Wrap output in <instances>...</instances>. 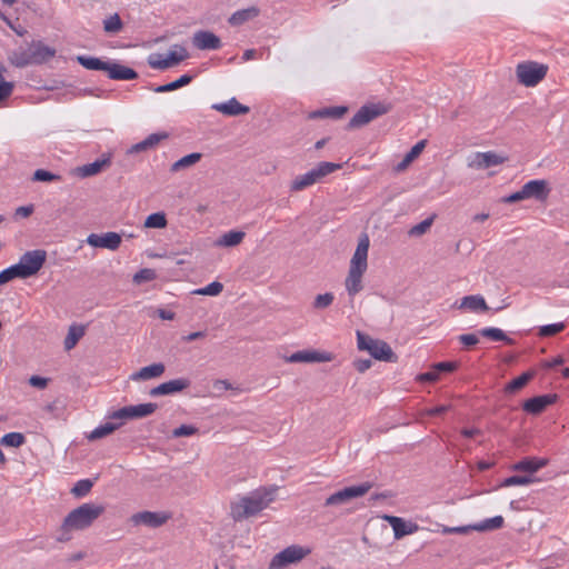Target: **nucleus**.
I'll return each instance as SVG.
<instances>
[{"label":"nucleus","mask_w":569,"mask_h":569,"mask_svg":"<svg viewBox=\"0 0 569 569\" xmlns=\"http://www.w3.org/2000/svg\"><path fill=\"white\" fill-rule=\"evenodd\" d=\"M274 499V489H263L242 497L238 502L232 503L231 515L236 521L256 516Z\"/></svg>","instance_id":"obj_1"},{"label":"nucleus","mask_w":569,"mask_h":569,"mask_svg":"<svg viewBox=\"0 0 569 569\" xmlns=\"http://www.w3.org/2000/svg\"><path fill=\"white\" fill-rule=\"evenodd\" d=\"M103 512L104 507L101 505L83 503L67 515L62 522V530H83L90 527Z\"/></svg>","instance_id":"obj_2"},{"label":"nucleus","mask_w":569,"mask_h":569,"mask_svg":"<svg viewBox=\"0 0 569 569\" xmlns=\"http://www.w3.org/2000/svg\"><path fill=\"white\" fill-rule=\"evenodd\" d=\"M357 345L359 350L368 351L376 360L396 362L398 359L386 341L373 339L361 331H357Z\"/></svg>","instance_id":"obj_3"},{"label":"nucleus","mask_w":569,"mask_h":569,"mask_svg":"<svg viewBox=\"0 0 569 569\" xmlns=\"http://www.w3.org/2000/svg\"><path fill=\"white\" fill-rule=\"evenodd\" d=\"M390 110V107L382 103H367L362 106L355 116L350 119V121L347 124L348 130H353L361 128L368 123H370L372 120L377 119L378 117H381Z\"/></svg>","instance_id":"obj_4"},{"label":"nucleus","mask_w":569,"mask_h":569,"mask_svg":"<svg viewBox=\"0 0 569 569\" xmlns=\"http://www.w3.org/2000/svg\"><path fill=\"white\" fill-rule=\"evenodd\" d=\"M548 67L538 62H521L516 68L518 81L526 87H535L547 74Z\"/></svg>","instance_id":"obj_5"},{"label":"nucleus","mask_w":569,"mask_h":569,"mask_svg":"<svg viewBox=\"0 0 569 569\" xmlns=\"http://www.w3.org/2000/svg\"><path fill=\"white\" fill-rule=\"evenodd\" d=\"M309 553L310 549L298 545L289 546L271 559L269 569H284L287 566L302 560Z\"/></svg>","instance_id":"obj_6"},{"label":"nucleus","mask_w":569,"mask_h":569,"mask_svg":"<svg viewBox=\"0 0 569 569\" xmlns=\"http://www.w3.org/2000/svg\"><path fill=\"white\" fill-rule=\"evenodd\" d=\"M47 261V251L43 249H36L26 251L18 262L24 277L31 278L36 276L44 266Z\"/></svg>","instance_id":"obj_7"},{"label":"nucleus","mask_w":569,"mask_h":569,"mask_svg":"<svg viewBox=\"0 0 569 569\" xmlns=\"http://www.w3.org/2000/svg\"><path fill=\"white\" fill-rule=\"evenodd\" d=\"M372 485L370 482H363L357 486L346 487L332 495H330L326 501L325 506H339L349 502L352 499L365 496L370 489Z\"/></svg>","instance_id":"obj_8"},{"label":"nucleus","mask_w":569,"mask_h":569,"mask_svg":"<svg viewBox=\"0 0 569 569\" xmlns=\"http://www.w3.org/2000/svg\"><path fill=\"white\" fill-rule=\"evenodd\" d=\"M158 408L157 403H139L122 407L110 415L111 419H140L152 415Z\"/></svg>","instance_id":"obj_9"},{"label":"nucleus","mask_w":569,"mask_h":569,"mask_svg":"<svg viewBox=\"0 0 569 569\" xmlns=\"http://www.w3.org/2000/svg\"><path fill=\"white\" fill-rule=\"evenodd\" d=\"M171 518L169 512L140 511L131 516L130 520L134 526L143 525L149 528H159Z\"/></svg>","instance_id":"obj_10"},{"label":"nucleus","mask_w":569,"mask_h":569,"mask_svg":"<svg viewBox=\"0 0 569 569\" xmlns=\"http://www.w3.org/2000/svg\"><path fill=\"white\" fill-rule=\"evenodd\" d=\"M526 199H535L538 202H545L551 192L549 182L543 179H536L526 182L522 186Z\"/></svg>","instance_id":"obj_11"},{"label":"nucleus","mask_w":569,"mask_h":569,"mask_svg":"<svg viewBox=\"0 0 569 569\" xmlns=\"http://www.w3.org/2000/svg\"><path fill=\"white\" fill-rule=\"evenodd\" d=\"M86 241L93 248H103L113 251L120 247L122 239L119 233L109 231L101 234L90 233Z\"/></svg>","instance_id":"obj_12"},{"label":"nucleus","mask_w":569,"mask_h":569,"mask_svg":"<svg viewBox=\"0 0 569 569\" xmlns=\"http://www.w3.org/2000/svg\"><path fill=\"white\" fill-rule=\"evenodd\" d=\"M557 399L558 396L556 393L536 396L527 399L522 405V409L528 413L539 415L545 411L548 406L553 405Z\"/></svg>","instance_id":"obj_13"},{"label":"nucleus","mask_w":569,"mask_h":569,"mask_svg":"<svg viewBox=\"0 0 569 569\" xmlns=\"http://www.w3.org/2000/svg\"><path fill=\"white\" fill-rule=\"evenodd\" d=\"M192 44L199 50H219L222 42L218 36L211 31L199 30L193 33Z\"/></svg>","instance_id":"obj_14"},{"label":"nucleus","mask_w":569,"mask_h":569,"mask_svg":"<svg viewBox=\"0 0 569 569\" xmlns=\"http://www.w3.org/2000/svg\"><path fill=\"white\" fill-rule=\"evenodd\" d=\"M368 250H369V238L367 234H362L359 238L358 246L350 261V268L352 270H361L366 272L368 267Z\"/></svg>","instance_id":"obj_15"},{"label":"nucleus","mask_w":569,"mask_h":569,"mask_svg":"<svg viewBox=\"0 0 569 569\" xmlns=\"http://www.w3.org/2000/svg\"><path fill=\"white\" fill-rule=\"evenodd\" d=\"M383 519L392 527L396 539H401L405 536L412 535L418 531L419 526L411 521H406L403 518L397 516H383Z\"/></svg>","instance_id":"obj_16"},{"label":"nucleus","mask_w":569,"mask_h":569,"mask_svg":"<svg viewBox=\"0 0 569 569\" xmlns=\"http://www.w3.org/2000/svg\"><path fill=\"white\" fill-rule=\"evenodd\" d=\"M104 72H107L108 78L111 80H134L139 77L134 69L110 60L107 61Z\"/></svg>","instance_id":"obj_17"},{"label":"nucleus","mask_w":569,"mask_h":569,"mask_svg":"<svg viewBox=\"0 0 569 569\" xmlns=\"http://www.w3.org/2000/svg\"><path fill=\"white\" fill-rule=\"evenodd\" d=\"M189 386H190V380L187 378L173 379V380L160 383L159 386L152 388L150 390V396L158 397V396L173 395L177 392H181L182 390L187 389Z\"/></svg>","instance_id":"obj_18"},{"label":"nucleus","mask_w":569,"mask_h":569,"mask_svg":"<svg viewBox=\"0 0 569 569\" xmlns=\"http://www.w3.org/2000/svg\"><path fill=\"white\" fill-rule=\"evenodd\" d=\"M33 64H42L56 56V49L44 44L42 41H32L29 44Z\"/></svg>","instance_id":"obj_19"},{"label":"nucleus","mask_w":569,"mask_h":569,"mask_svg":"<svg viewBox=\"0 0 569 569\" xmlns=\"http://www.w3.org/2000/svg\"><path fill=\"white\" fill-rule=\"evenodd\" d=\"M548 463L549 459L547 458L525 457L523 459L513 463L511 466V470L527 472L529 473L528 476H531L538 470L545 468Z\"/></svg>","instance_id":"obj_20"},{"label":"nucleus","mask_w":569,"mask_h":569,"mask_svg":"<svg viewBox=\"0 0 569 569\" xmlns=\"http://www.w3.org/2000/svg\"><path fill=\"white\" fill-rule=\"evenodd\" d=\"M111 164V156L103 154L101 159H97L91 163L83 164L76 169L77 176L81 178L91 177L101 172L104 168Z\"/></svg>","instance_id":"obj_21"},{"label":"nucleus","mask_w":569,"mask_h":569,"mask_svg":"<svg viewBox=\"0 0 569 569\" xmlns=\"http://www.w3.org/2000/svg\"><path fill=\"white\" fill-rule=\"evenodd\" d=\"M212 109L226 116H241L250 111L249 107L241 104L236 98H231L227 102L216 103Z\"/></svg>","instance_id":"obj_22"},{"label":"nucleus","mask_w":569,"mask_h":569,"mask_svg":"<svg viewBox=\"0 0 569 569\" xmlns=\"http://www.w3.org/2000/svg\"><path fill=\"white\" fill-rule=\"evenodd\" d=\"M168 138L167 132H156L149 134L146 139L142 141L133 144L129 150L128 153H138L142 151H147L150 149L156 148L162 140Z\"/></svg>","instance_id":"obj_23"},{"label":"nucleus","mask_w":569,"mask_h":569,"mask_svg":"<svg viewBox=\"0 0 569 569\" xmlns=\"http://www.w3.org/2000/svg\"><path fill=\"white\" fill-rule=\"evenodd\" d=\"M166 370V367L162 362L152 363L150 366L143 367L140 370L133 372L130 376V379L133 381L140 380H149L153 378L160 377Z\"/></svg>","instance_id":"obj_24"},{"label":"nucleus","mask_w":569,"mask_h":569,"mask_svg":"<svg viewBox=\"0 0 569 569\" xmlns=\"http://www.w3.org/2000/svg\"><path fill=\"white\" fill-rule=\"evenodd\" d=\"M363 273L365 272L361 270L349 269L345 284H346V290L350 297L356 296L363 289V286H362Z\"/></svg>","instance_id":"obj_25"},{"label":"nucleus","mask_w":569,"mask_h":569,"mask_svg":"<svg viewBox=\"0 0 569 569\" xmlns=\"http://www.w3.org/2000/svg\"><path fill=\"white\" fill-rule=\"evenodd\" d=\"M340 168L341 164L339 163L322 161L318 163L317 167L309 170L308 173L311 176L312 183L315 184L326 176L339 170Z\"/></svg>","instance_id":"obj_26"},{"label":"nucleus","mask_w":569,"mask_h":569,"mask_svg":"<svg viewBox=\"0 0 569 569\" xmlns=\"http://www.w3.org/2000/svg\"><path fill=\"white\" fill-rule=\"evenodd\" d=\"M259 12H260V10L257 7H249L246 9H241V10L233 12L230 16V18L228 19V22L233 27H238V26H241L244 22L258 17Z\"/></svg>","instance_id":"obj_27"},{"label":"nucleus","mask_w":569,"mask_h":569,"mask_svg":"<svg viewBox=\"0 0 569 569\" xmlns=\"http://www.w3.org/2000/svg\"><path fill=\"white\" fill-rule=\"evenodd\" d=\"M460 309H469L473 312L488 311L489 307L480 295L466 296L461 299Z\"/></svg>","instance_id":"obj_28"},{"label":"nucleus","mask_w":569,"mask_h":569,"mask_svg":"<svg viewBox=\"0 0 569 569\" xmlns=\"http://www.w3.org/2000/svg\"><path fill=\"white\" fill-rule=\"evenodd\" d=\"M348 111V108L345 106H337V107H327L321 108L318 110L312 111L309 114L310 119H325V118H332V119H340L343 117Z\"/></svg>","instance_id":"obj_29"},{"label":"nucleus","mask_w":569,"mask_h":569,"mask_svg":"<svg viewBox=\"0 0 569 569\" xmlns=\"http://www.w3.org/2000/svg\"><path fill=\"white\" fill-rule=\"evenodd\" d=\"M326 360H329V358L325 357L322 353H319L317 351H308V350L297 351L288 358V361L292 362V363L316 362V361L320 362V361H326Z\"/></svg>","instance_id":"obj_30"},{"label":"nucleus","mask_w":569,"mask_h":569,"mask_svg":"<svg viewBox=\"0 0 569 569\" xmlns=\"http://www.w3.org/2000/svg\"><path fill=\"white\" fill-rule=\"evenodd\" d=\"M533 377H535L533 371H526V372L521 373L519 377L512 379L505 386V388H503L505 393L512 395V393L518 392L519 390L525 388Z\"/></svg>","instance_id":"obj_31"},{"label":"nucleus","mask_w":569,"mask_h":569,"mask_svg":"<svg viewBox=\"0 0 569 569\" xmlns=\"http://www.w3.org/2000/svg\"><path fill=\"white\" fill-rule=\"evenodd\" d=\"M246 233L239 230H230L223 233L217 241L216 246L218 247H236L242 242Z\"/></svg>","instance_id":"obj_32"},{"label":"nucleus","mask_w":569,"mask_h":569,"mask_svg":"<svg viewBox=\"0 0 569 569\" xmlns=\"http://www.w3.org/2000/svg\"><path fill=\"white\" fill-rule=\"evenodd\" d=\"M427 140H420L418 141L410 151L405 156V158L397 164L396 169L397 171L405 170L409 163H411L416 158L419 157V154L423 151L426 148Z\"/></svg>","instance_id":"obj_33"},{"label":"nucleus","mask_w":569,"mask_h":569,"mask_svg":"<svg viewBox=\"0 0 569 569\" xmlns=\"http://www.w3.org/2000/svg\"><path fill=\"white\" fill-rule=\"evenodd\" d=\"M76 60L87 70L104 71L107 67V61L92 56H77Z\"/></svg>","instance_id":"obj_34"},{"label":"nucleus","mask_w":569,"mask_h":569,"mask_svg":"<svg viewBox=\"0 0 569 569\" xmlns=\"http://www.w3.org/2000/svg\"><path fill=\"white\" fill-rule=\"evenodd\" d=\"M201 158H202V153H200V152L189 153V154L180 158L174 163H172L170 170L172 172H177V171H180L182 169H187L189 167H192L197 162H199L201 160Z\"/></svg>","instance_id":"obj_35"},{"label":"nucleus","mask_w":569,"mask_h":569,"mask_svg":"<svg viewBox=\"0 0 569 569\" xmlns=\"http://www.w3.org/2000/svg\"><path fill=\"white\" fill-rule=\"evenodd\" d=\"M18 263L12 264L0 271V286L6 284L14 279H27Z\"/></svg>","instance_id":"obj_36"},{"label":"nucleus","mask_w":569,"mask_h":569,"mask_svg":"<svg viewBox=\"0 0 569 569\" xmlns=\"http://www.w3.org/2000/svg\"><path fill=\"white\" fill-rule=\"evenodd\" d=\"M121 423H113V422H106L100 426H98L96 429H93L89 436L88 439L90 441H94L101 438H104L109 435H111L114 430H117Z\"/></svg>","instance_id":"obj_37"},{"label":"nucleus","mask_w":569,"mask_h":569,"mask_svg":"<svg viewBox=\"0 0 569 569\" xmlns=\"http://www.w3.org/2000/svg\"><path fill=\"white\" fill-rule=\"evenodd\" d=\"M479 335L485 338L491 339L493 341H503L507 345H513V342H515L513 339L509 338L499 328H493V327L483 328V329L479 330Z\"/></svg>","instance_id":"obj_38"},{"label":"nucleus","mask_w":569,"mask_h":569,"mask_svg":"<svg viewBox=\"0 0 569 569\" xmlns=\"http://www.w3.org/2000/svg\"><path fill=\"white\" fill-rule=\"evenodd\" d=\"M503 522L505 520L501 516H495L492 518L485 519L479 523L472 525V530L480 532L496 530L500 529L503 526Z\"/></svg>","instance_id":"obj_39"},{"label":"nucleus","mask_w":569,"mask_h":569,"mask_svg":"<svg viewBox=\"0 0 569 569\" xmlns=\"http://www.w3.org/2000/svg\"><path fill=\"white\" fill-rule=\"evenodd\" d=\"M192 79H193L192 76L186 73V74H182L180 78H178L177 80H174L172 82H169V83H166V84L157 87L154 89V91L158 92V93L173 91V90H177V89H179L181 87H184V86L189 84L192 81Z\"/></svg>","instance_id":"obj_40"},{"label":"nucleus","mask_w":569,"mask_h":569,"mask_svg":"<svg viewBox=\"0 0 569 569\" xmlns=\"http://www.w3.org/2000/svg\"><path fill=\"white\" fill-rule=\"evenodd\" d=\"M168 224L166 213L162 211L153 212L149 214L144 220V228L149 229H162Z\"/></svg>","instance_id":"obj_41"},{"label":"nucleus","mask_w":569,"mask_h":569,"mask_svg":"<svg viewBox=\"0 0 569 569\" xmlns=\"http://www.w3.org/2000/svg\"><path fill=\"white\" fill-rule=\"evenodd\" d=\"M123 28V23L118 13H113L103 20V30L109 34H117Z\"/></svg>","instance_id":"obj_42"},{"label":"nucleus","mask_w":569,"mask_h":569,"mask_svg":"<svg viewBox=\"0 0 569 569\" xmlns=\"http://www.w3.org/2000/svg\"><path fill=\"white\" fill-rule=\"evenodd\" d=\"M83 335H84L83 327L71 326L69 328L68 335L63 342L64 349L71 350L77 345V342L82 338Z\"/></svg>","instance_id":"obj_43"},{"label":"nucleus","mask_w":569,"mask_h":569,"mask_svg":"<svg viewBox=\"0 0 569 569\" xmlns=\"http://www.w3.org/2000/svg\"><path fill=\"white\" fill-rule=\"evenodd\" d=\"M94 481L91 479H81L74 483L71 493L77 498L86 497L92 489Z\"/></svg>","instance_id":"obj_44"},{"label":"nucleus","mask_w":569,"mask_h":569,"mask_svg":"<svg viewBox=\"0 0 569 569\" xmlns=\"http://www.w3.org/2000/svg\"><path fill=\"white\" fill-rule=\"evenodd\" d=\"M189 57L187 49L182 46L176 44L173 50H170L167 59L170 63V67L179 64L181 61L186 60Z\"/></svg>","instance_id":"obj_45"},{"label":"nucleus","mask_w":569,"mask_h":569,"mask_svg":"<svg viewBox=\"0 0 569 569\" xmlns=\"http://www.w3.org/2000/svg\"><path fill=\"white\" fill-rule=\"evenodd\" d=\"M31 59L32 58L29 48L20 52H13V54L10 57L11 63L17 68H24L27 66L33 64Z\"/></svg>","instance_id":"obj_46"},{"label":"nucleus","mask_w":569,"mask_h":569,"mask_svg":"<svg viewBox=\"0 0 569 569\" xmlns=\"http://www.w3.org/2000/svg\"><path fill=\"white\" fill-rule=\"evenodd\" d=\"M536 479L532 476H510L506 478L500 487H512V486H527L535 482Z\"/></svg>","instance_id":"obj_47"},{"label":"nucleus","mask_w":569,"mask_h":569,"mask_svg":"<svg viewBox=\"0 0 569 569\" xmlns=\"http://www.w3.org/2000/svg\"><path fill=\"white\" fill-rule=\"evenodd\" d=\"M508 160V157L498 154L493 151L482 152V161L485 163V169L502 164Z\"/></svg>","instance_id":"obj_48"},{"label":"nucleus","mask_w":569,"mask_h":569,"mask_svg":"<svg viewBox=\"0 0 569 569\" xmlns=\"http://www.w3.org/2000/svg\"><path fill=\"white\" fill-rule=\"evenodd\" d=\"M26 441V437L20 432H9L1 438V445L18 448Z\"/></svg>","instance_id":"obj_49"},{"label":"nucleus","mask_w":569,"mask_h":569,"mask_svg":"<svg viewBox=\"0 0 569 569\" xmlns=\"http://www.w3.org/2000/svg\"><path fill=\"white\" fill-rule=\"evenodd\" d=\"M311 176L309 173L297 176L290 186V190L293 192L301 191L310 186H312Z\"/></svg>","instance_id":"obj_50"},{"label":"nucleus","mask_w":569,"mask_h":569,"mask_svg":"<svg viewBox=\"0 0 569 569\" xmlns=\"http://www.w3.org/2000/svg\"><path fill=\"white\" fill-rule=\"evenodd\" d=\"M433 220H435V214L422 220L421 222H419L418 224L413 226L410 230H409V236L411 237H419V236H422L425 234L429 229L430 227L432 226L433 223Z\"/></svg>","instance_id":"obj_51"},{"label":"nucleus","mask_w":569,"mask_h":569,"mask_svg":"<svg viewBox=\"0 0 569 569\" xmlns=\"http://www.w3.org/2000/svg\"><path fill=\"white\" fill-rule=\"evenodd\" d=\"M223 290V284L219 281H213L209 283L208 286L197 289L193 291L196 295L201 296H218Z\"/></svg>","instance_id":"obj_52"},{"label":"nucleus","mask_w":569,"mask_h":569,"mask_svg":"<svg viewBox=\"0 0 569 569\" xmlns=\"http://www.w3.org/2000/svg\"><path fill=\"white\" fill-rule=\"evenodd\" d=\"M566 328V325L563 322H557V323H550L546 325L539 328V336L540 337H552L557 333L563 331Z\"/></svg>","instance_id":"obj_53"},{"label":"nucleus","mask_w":569,"mask_h":569,"mask_svg":"<svg viewBox=\"0 0 569 569\" xmlns=\"http://www.w3.org/2000/svg\"><path fill=\"white\" fill-rule=\"evenodd\" d=\"M61 177L59 174L52 173L44 169H37L33 172L32 180L33 181H41V182H51V181H58Z\"/></svg>","instance_id":"obj_54"},{"label":"nucleus","mask_w":569,"mask_h":569,"mask_svg":"<svg viewBox=\"0 0 569 569\" xmlns=\"http://www.w3.org/2000/svg\"><path fill=\"white\" fill-rule=\"evenodd\" d=\"M148 63L152 69L164 70L170 68L168 59L162 58V54L160 53L150 54L148 58Z\"/></svg>","instance_id":"obj_55"},{"label":"nucleus","mask_w":569,"mask_h":569,"mask_svg":"<svg viewBox=\"0 0 569 569\" xmlns=\"http://www.w3.org/2000/svg\"><path fill=\"white\" fill-rule=\"evenodd\" d=\"M156 278V271L152 270V269H148V268H144V269H141L140 271H138L134 276H133V281L138 284L142 283V282H148V281H151Z\"/></svg>","instance_id":"obj_56"},{"label":"nucleus","mask_w":569,"mask_h":569,"mask_svg":"<svg viewBox=\"0 0 569 569\" xmlns=\"http://www.w3.org/2000/svg\"><path fill=\"white\" fill-rule=\"evenodd\" d=\"M198 432V428L191 425H181L180 427L173 429L172 437L173 438H180V437H190Z\"/></svg>","instance_id":"obj_57"},{"label":"nucleus","mask_w":569,"mask_h":569,"mask_svg":"<svg viewBox=\"0 0 569 569\" xmlns=\"http://www.w3.org/2000/svg\"><path fill=\"white\" fill-rule=\"evenodd\" d=\"M333 299L335 297L331 292L318 295L313 301V307L317 309H325L332 303Z\"/></svg>","instance_id":"obj_58"},{"label":"nucleus","mask_w":569,"mask_h":569,"mask_svg":"<svg viewBox=\"0 0 569 569\" xmlns=\"http://www.w3.org/2000/svg\"><path fill=\"white\" fill-rule=\"evenodd\" d=\"M459 367V363L456 361H441L433 365V369L439 372H452Z\"/></svg>","instance_id":"obj_59"},{"label":"nucleus","mask_w":569,"mask_h":569,"mask_svg":"<svg viewBox=\"0 0 569 569\" xmlns=\"http://www.w3.org/2000/svg\"><path fill=\"white\" fill-rule=\"evenodd\" d=\"M468 167L475 170H483L482 152H475L468 158Z\"/></svg>","instance_id":"obj_60"},{"label":"nucleus","mask_w":569,"mask_h":569,"mask_svg":"<svg viewBox=\"0 0 569 569\" xmlns=\"http://www.w3.org/2000/svg\"><path fill=\"white\" fill-rule=\"evenodd\" d=\"M13 88V82L6 81L4 79L0 81V102L7 100L11 96Z\"/></svg>","instance_id":"obj_61"},{"label":"nucleus","mask_w":569,"mask_h":569,"mask_svg":"<svg viewBox=\"0 0 569 569\" xmlns=\"http://www.w3.org/2000/svg\"><path fill=\"white\" fill-rule=\"evenodd\" d=\"M458 339L462 345L467 347L476 346L479 342V338L473 333L460 335Z\"/></svg>","instance_id":"obj_62"},{"label":"nucleus","mask_w":569,"mask_h":569,"mask_svg":"<svg viewBox=\"0 0 569 569\" xmlns=\"http://www.w3.org/2000/svg\"><path fill=\"white\" fill-rule=\"evenodd\" d=\"M49 379L40 376H31L29 379L30 386L38 388V389H44L48 386Z\"/></svg>","instance_id":"obj_63"},{"label":"nucleus","mask_w":569,"mask_h":569,"mask_svg":"<svg viewBox=\"0 0 569 569\" xmlns=\"http://www.w3.org/2000/svg\"><path fill=\"white\" fill-rule=\"evenodd\" d=\"M34 211L33 204L18 207L14 211V217L28 218Z\"/></svg>","instance_id":"obj_64"}]
</instances>
